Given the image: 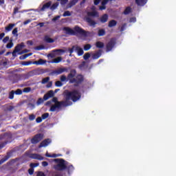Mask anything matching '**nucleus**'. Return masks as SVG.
Masks as SVG:
<instances>
[{"label": "nucleus", "instance_id": "30", "mask_svg": "<svg viewBox=\"0 0 176 176\" xmlns=\"http://www.w3.org/2000/svg\"><path fill=\"white\" fill-rule=\"evenodd\" d=\"M77 2H79V0H71L68 4L69 8H72V6H75Z\"/></svg>", "mask_w": 176, "mask_h": 176}, {"label": "nucleus", "instance_id": "14", "mask_svg": "<svg viewBox=\"0 0 176 176\" xmlns=\"http://www.w3.org/2000/svg\"><path fill=\"white\" fill-rule=\"evenodd\" d=\"M12 155H13V153L8 152L6 155L0 160V166L1 164H3V163H5V162H7V160H9V159L12 157Z\"/></svg>", "mask_w": 176, "mask_h": 176}, {"label": "nucleus", "instance_id": "44", "mask_svg": "<svg viewBox=\"0 0 176 176\" xmlns=\"http://www.w3.org/2000/svg\"><path fill=\"white\" fill-rule=\"evenodd\" d=\"M55 86H56V87H61V86H63V82H61L60 80L56 81L55 82Z\"/></svg>", "mask_w": 176, "mask_h": 176}, {"label": "nucleus", "instance_id": "58", "mask_svg": "<svg viewBox=\"0 0 176 176\" xmlns=\"http://www.w3.org/2000/svg\"><path fill=\"white\" fill-rule=\"evenodd\" d=\"M42 119H43L42 117H38V118L36 119V123H41Z\"/></svg>", "mask_w": 176, "mask_h": 176}, {"label": "nucleus", "instance_id": "17", "mask_svg": "<svg viewBox=\"0 0 176 176\" xmlns=\"http://www.w3.org/2000/svg\"><path fill=\"white\" fill-rule=\"evenodd\" d=\"M76 75V70L75 69H72L70 71V73L67 76V79H69L70 82H71V80L74 79Z\"/></svg>", "mask_w": 176, "mask_h": 176}, {"label": "nucleus", "instance_id": "47", "mask_svg": "<svg viewBox=\"0 0 176 176\" xmlns=\"http://www.w3.org/2000/svg\"><path fill=\"white\" fill-rule=\"evenodd\" d=\"M30 166L31 168H34V167H38V166H39V163H31Z\"/></svg>", "mask_w": 176, "mask_h": 176}, {"label": "nucleus", "instance_id": "54", "mask_svg": "<svg viewBox=\"0 0 176 176\" xmlns=\"http://www.w3.org/2000/svg\"><path fill=\"white\" fill-rule=\"evenodd\" d=\"M67 80V76H60V82H65Z\"/></svg>", "mask_w": 176, "mask_h": 176}, {"label": "nucleus", "instance_id": "6", "mask_svg": "<svg viewBox=\"0 0 176 176\" xmlns=\"http://www.w3.org/2000/svg\"><path fill=\"white\" fill-rule=\"evenodd\" d=\"M2 140H6V141L0 144V149H2L3 148H5V146H6V145H8V144H9V142H12V141H11V140H12L11 133H6L3 135H0V141Z\"/></svg>", "mask_w": 176, "mask_h": 176}, {"label": "nucleus", "instance_id": "10", "mask_svg": "<svg viewBox=\"0 0 176 176\" xmlns=\"http://www.w3.org/2000/svg\"><path fill=\"white\" fill-rule=\"evenodd\" d=\"M115 45H116V39L115 38H112L106 45V52H111L115 47Z\"/></svg>", "mask_w": 176, "mask_h": 176}, {"label": "nucleus", "instance_id": "4", "mask_svg": "<svg viewBox=\"0 0 176 176\" xmlns=\"http://www.w3.org/2000/svg\"><path fill=\"white\" fill-rule=\"evenodd\" d=\"M87 16L85 17V21L89 24V25H90V27H96V24H97V23L91 17H99L100 14H98V12L96 10L87 12Z\"/></svg>", "mask_w": 176, "mask_h": 176}, {"label": "nucleus", "instance_id": "12", "mask_svg": "<svg viewBox=\"0 0 176 176\" xmlns=\"http://www.w3.org/2000/svg\"><path fill=\"white\" fill-rule=\"evenodd\" d=\"M23 47H25V45H24V43H21L20 44L16 45V46L14 47V51L12 52V54L13 57H17V54L16 53H19Z\"/></svg>", "mask_w": 176, "mask_h": 176}, {"label": "nucleus", "instance_id": "59", "mask_svg": "<svg viewBox=\"0 0 176 176\" xmlns=\"http://www.w3.org/2000/svg\"><path fill=\"white\" fill-rule=\"evenodd\" d=\"M28 56H27V54H25V55H22L19 57V60H25V58H27Z\"/></svg>", "mask_w": 176, "mask_h": 176}, {"label": "nucleus", "instance_id": "8", "mask_svg": "<svg viewBox=\"0 0 176 176\" xmlns=\"http://www.w3.org/2000/svg\"><path fill=\"white\" fill-rule=\"evenodd\" d=\"M84 80L85 77H83V75L78 74L76 78L70 80V83H75V86H78V85H81Z\"/></svg>", "mask_w": 176, "mask_h": 176}, {"label": "nucleus", "instance_id": "51", "mask_svg": "<svg viewBox=\"0 0 176 176\" xmlns=\"http://www.w3.org/2000/svg\"><path fill=\"white\" fill-rule=\"evenodd\" d=\"M31 91V87H25L23 89V93H30Z\"/></svg>", "mask_w": 176, "mask_h": 176}, {"label": "nucleus", "instance_id": "18", "mask_svg": "<svg viewBox=\"0 0 176 176\" xmlns=\"http://www.w3.org/2000/svg\"><path fill=\"white\" fill-rule=\"evenodd\" d=\"M102 50H99L95 54H92L93 60H98V58H100V56H102Z\"/></svg>", "mask_w": 176, "mask_h": 176}, {"label": "nucleus", "instance_id": "49", "mask_svg": "<svg viewBox=\"0 0 176 176\" xmlns=\"http://www.w3.org/2000/svg\"><path fill=\"white\" fill-rule=\"evenodd\" d=\"M49 80H50V77L45 78L42 80V83H47V82H49Z\"/></svg>", "mask_w": 176, "mask_h": 176}, {"label": "nucleus", "instance_id": "62", "mask_svg": "<svg viewBox=\"0 0 176 176\" xmlns=\"http://www.w3.org/2000/svg\"><path fill=\"white\" fill-rule=\"evenodd\" d=\"M31 23V19H28L23 22L24 25H27V24H30Z\"/></svg>", "mask_w": 176, "mask_h": 176}, {"label": "nucleus", "instance_id": "48", "mask_svg": "<svg viewBox=\"0 0 176 176\" xmlns=\"http://www.w3.org/2000/svg\"><path fill=\"white\" fill-rule=\"evenodd\" d=\"M52 101L53 102H55L56 105H57L58 102H63V101H58V99H57V98H53Z\"/></svg>", "mask_w": 176, "mask_h": 176}, {"label": "nucleus", "instance_id": "26", "mask_svg": "<svg viewBox=\"0 0 176 176\" xmlns=\"http://www.w3.org/2000/svg\"><path fill=\"white\" fill-rule=\"evenodd\" d=\"M116 24H118V21L113 19L109 22L108 27L112 28V27H116Z\"/></svg>", "mask_w": 176, "mask_h": 176}, {"label": "nucleus", "instance_id": "20", "mask_svg": "<svg viewBox=\"0 0 176 176\" xmlns=\"http://www.w3.org/2000/svg\"><path fill=\"white\" fill-rule=\"evenodd\" d=\"M100 21L102 24L107 23L108 21V14H104L100 18Z\"/></svg>", "mask_w": 176, "mask_h": 176}, {"label": "nucleus", "instance_id": "45", "mask_svg": "<svg viewBox=\"0 0 176 176\" xmlns=\"http://www.w3.org/2000/svg\"><path fill=\"white\" fill-rule=\"evenodd\" d=\"M46 157H57V154L50 155L48 153L45 154Z\"/></svg>", "mask_w": 176, "mask_h": 176}, {"label": "nucleus", "instance_id": "23", "mask_svg": "<svg viewBox=\"0 0 176 176\" xmlns=\"http://www.w3.org/2000/svg\"><path fill=\"white\" fill-rule=\"evenodd\" d=\"M146 2H148V0H135V3H137L138 6H144Z\"/></svg>", "mask_w": 176, "mask_h": 176}, {"label": "nucleus", "instance_id": "37", "mask_svg": "<svg viewBox=\"0 0 176 176\" xmlns=\"http://www.w3.org/2000/svg\"><path fill=\"white\" fill-rule=\"evenodd\" d=\"M31 64H34L32 61H23L21 63V65L27 66L31 65Z\"/></svg>", "mask_w": 176, "mask_h": 176}, {"label": "nucleus", "instance_id": "35", "mask_svg": "<svg viewBox=\"0 0 176 176\" xmlns=\"http://www.w3.org/2000/svg\"><path fill=\"white\" fill-rule=\"evenodd\" d=\"M131 12V8L126 7L124 11V14H129Z\"/></svg>", "mask_w": 176, "mask_h": 176}, {"label": "nucleus", "instance_id": "9", "mask_svg": "<svg viewBox=\"0 0 176 176\" xmlns=\"http://www.w3.org/2000/svg\"><path fill=\"white\" fill-rule=\"evenodd\" d=\"M46 72L45 69L37 68L35 69H33L28 73V76H35L38 75H42V74H45Z\"/></svg>", "mask_w": 176, "mask_h": 176}, {"label": "nucleus", "instance_id": "25", "mask_svg": "<svg viewBox=\"0 0 176 176\" xmlns=\"http://www.w3.org/2000/svg\"><path fill=\"white\" fill-rule=\"evenodd\" d=\"M63 61V58L61 56H58L57 58H54L52 60V64H58V63H61Z\"/></svg>", "mask_w": 176, "mask_h": 176}, {"label": "nucleus", "instance_id": "53", "mask_svg": "<svg viewBox=\"0 0 176 176\" xmlns=\"http://www.w3.org/2000/svg\"><path fill=\"white\" fill-rule=\"evenodd\" d=\"M28 108H30L31 109H34V108H35V104H34L32 103H29V104H28Z\"/></svg>", "mask_w": 176, "mask_h": 176}, {"label": "nucleus", "instance_id": "40", "mask_svg": "<svg viewBox=\"0 0 176 176\" xmlns=\"http://www.w3.org/2000/svg\"><path fill=\"white\" fill-rule=\"evenodd\" d=\"M45 50V45H38L34 47V50Z\"/></svg>", "mask_w": 176, "mask_h": 176}, {"label": "nucleus", "instance_id": "5", "mask_svg": "<svg viewBox=\"0 0 176 176\" xmlns=\"http://www.w3.org/2000/svg\"><path fill=\"white\" fill-rule=\"evenodd\" d=\"M67 52L69 53V57H72V53L76 52L78 56H83L85 54V51H83V48L80 47L78 45H73L71 48H68Z\"/></svg>", "mask_w": 176, "mask_h": 176}, {"label": "nucleus", "instance_id": "16", "mask_svg": "<svg viewBox=\"0 0 176 176\" xmlns=\"http://www.w3.org/2000/svg\"><path fill=\"white\" fill-rule=\"evenodd\" d=\"M30 157L31 159H34L36 160H43L45 159V157H42L41 155L36 153L31 154L30 155Z\"/></svg>", "mask_w": 176, "mask_h": 176}, {"label": "nucleus", "instance_id": "61", "mask_svg": "<svg viewBox=\"0 0 176 176\" xmlns=\"http://www.w3.org/2000/svg\"><path fill=\"white\" fill-rule=\"evenodd\" d=\"M36 176H46V175H45V173L42 172V171H39L38 173H37V175Z\"/></svg>", "mask_w": 176, "mask_h": 176}, {"label": "nucleus", "instance_id": "64", "mask_svg": "<svg viewBox=\"0 0 176 176\" xmlns=\"http://www.w3.org/2000/svg\"><path fill=\"white\" fill-rule=\"evenodd\" d=\"M30 52L28 50H23L22 52H19V54H24V53H28Z\"/></svg>", "mask_w": 176, "mask_h": 176}, {"label": "nucleus", "instance_id": "56", "mask_svg": "<svg viewBox=\"0 0 176 176\" xmlns=\"http://www.w3.org/2000/svg\"><path fill=\"white\" fill-rule=\"evenodd\" d=\"M9 39H10L9 36H6V37L3 39V43H6L9 41Z\"/></svg>", "mask_w": 176, "mask_h": 176}, {"label": "nucleus", "instance_id": "29", "mask_svg": "<svg viewBox=\"0 0 176 176\" xmlns=\"http://www.w3.org/2000/svg\"><path fill=\"white\" fill-rule=\"evenodd\" d=\"M96 46L98 49H102V47H104L105 45L101 41H97L96 43Z\"/></svg>", "mask_w": 176, "mask_h": 176}, {"label": "nucleus", "instance_id": "34", "mask_svg": "<svg viewBox=\"0 0 176 176\" xmlns=\"http://www.w3.org/2000/svg\"><path fill=\"white\" fill-rule=\"evenodd\" d=\"M14 90H12L10 93H9V96L8 98L10 100H13V98H14Z\"/></svg>", "mask_w": 176, "mask_h": 176}, {"label": "nucleus", "instance_id": "31", "mask_svg": "<svg viewBox=\"0 0 176 176\" xmlns=\"http://www.w3.org/2000/svg\"><path fill=\"white\" fill-rule=\"evenodd\" d=\"M58 5H59L58 2L54 3V4L50 6V10H56V9H57V8H58Z\"/></svg>", "mask_w": 176, "mask_h": 176}, {"label": "nucleus", "instance_id": "15", "mask_svg": "<svg viewBox=\"0 0 176 176\" xmlns=\"http://www.w3.org/2000/svg\"><path fill=\"white\" fill-rule=\"evenodd\" d=\"M68 68L67 67H63V68H59L55 71H54V74L56 75H61L63 72H68Z\"/></svg>", "mask_w": 176, "mask_h": 176}, {"label": "nucleus", "instance_id": "33", "mask_svg": "<svg viewBox=\"0 0 176 176\" xmlns=\"http://www.w3.org/2000/svg\"><path fill=\"white\" fill-rule=\"evenodd\" d=\"M91 56V54L90 52H87L84 54L83 59L85 60V61H87V60L90 58Z\"/></svg>", "mask_w": 176, "mask_h": 176}, {"label": "nucleus", "instance_id": "19", "mask_svg": "<svg viewBox=\"0 0 176 176\" xmlns=\"http://www.w3.org/2000/svg\"><path fill=\"white\" fill-rule=\"evenodd\" d=\"M50 6H52V1H48L43 6V7L41 8V11L45 12L46 9H50Z\"/></svg>", "mask_w": 176, "mask_h": 176}, {"label": "nucleus", "instance_id": "46", "mask_svg": "<svg viewBox=\"0 0 176 176\" xmlns=\"http://www.w3.org/2000/svg\"><path fill=\"white\" fill-rule=\"evenodd\" d=\"M35 118H36L35 114H31L29 116V120L30 121L35 120Z\"/></svg>", "mask_w": 176, "mask_h": 176}, {"label": "nucleus", "instance_id": "55", "mask_svg": "<svg viewBox=\"0 0 176 176\" xmlns=\"http://www.w3.org/2000/svg\"><path fill=\"white\" fill-rule=\"evenodd\" d=\"M28 173L30 174V175H32V174H34V168H30V169H28Z\"/></svg>", "mask_w": 176, "mask_h": 176}, {"label": "nucleus", "instance_id": "2", "mask_svg": "<svg viewBox=\"0 0 176 176\" xmlns=\"http://www.w3.org/2000/svg\"><path fill=\"white\" fill-rule=\"evenodd\" d=\"M63 31H65V33L67 35H76L77 33L80 35H82V36H87V34H89V32H86L85 30L82 29V28L79 26H76L74 28V30H72L71 28L64 27L63 28Z\"/></svg>", "mask_w": 176, "mask_h": 176}, {"label": "nucleus", "instance_id": "60", "mask_svg": "<svg viewBox=\"0 0 176 176\" xmlns=\"http://www.w3.org/2000/svg\"><path fill=\"white\" fill-rule=\"evenodd\" d=\"M68 3V0H60V5H65Z\"/></svg>", "mask_w": 176, "mask_h": 176}, {"label": "nucleus", "instance_id": "7", "mask_svg": "<svg viewBox=\"0 0 176 176\" xmlns=\"http://www.w3.org/2000/svg\"><path fill=\"white\" fill-rule=\"evenodd\" d=\"M54 96V91L53 90H50L47 92V94H45L43 96V98H40L36 101V105H41V104H43L44 101H47L49 98H52V97Z\"/></svg>", "mask_w": 176, "mask_h": 176}, {"label": "nucleus", "instance_id": "36", "mask_svg": "<svg viewBox=\"0 0 176 176\" xmlns=\"http://www.w3.org/2000/svg\"><path fill=\"white\" fill-rule=\"evenodd\" d=\"M13 41L12 40H10V43H8L7 45H6V47L7 49H12L13 47Z\"/></svg>", "mask_w": 176, "mask_h": 176}, {"label": "nucleus", "instance_id": "57", "mask_svg": "<svg viewBox=\"0 0 176 176\" xmlns=\"http://www.w3.org/2000/svg\"><path fill=\"white\" fill-rule=\"evenodd\" d=\"M42 166L43 167H47V166H49V163L46 161H44L42 162Z\"/></svg>", "mask_w": 176, "mask_h": 176}, {"label": "nucleus", "instance_id": "24", "mask_svg": "<svg viewBox=\"0 0 176 176\" xmlns=\"http://www.w3.org/2000/svg\"><path fill=\"white\" fill-rule=\"evenodd\" d=\"M19 7H15L14 8V11H13V15H16L17 14V13H24V12H30V10H23V11H19Z\"/></svg>", "mask_w": 176, "mask_h": 176}, {"label": "nucleus", "instance_id": "3", "mask_svg": "<svg viewBox=\"0 0 176 176\" xmlns=\"http://www.w3.org/2000/svg\"><path fill=\"white\" fill-rule=\"evenodd\" d=\"M54 162L56 163V164L54 166V168L56 171H64L67 170V164H68V162L65 161V160L56 158L54 160Z\"/></svg>", "mask_w": 176, "mask_h": 176}, {"label": "nucleus", "instance_id": "13", "mask_svg": "<svg viewBox=\"0 0 176 176\" xmlns=\"http://www.w3.org/2000/svg\"><path fill=\"white\" fill-rule=\"evenodd\" d=\"M51 143H52L51 139H49V138L45 139L40 143L38 148L46 147V146H47V145H49V144H51Z\"/></svg>", "mask_w": 176, "mask_h": 176}, {"label": "nucleus", "instance_id": "32", "mask_svg": "<svg viewBox=\"0 0 176 176\" xmlns=\"http://www.w3.org/2000/svg\"><path fill=\"white\" fill-rule=\"evenodd\" d=\"M105 35V30L104 29H100L98 31V36H104Z\"/></svg>", "mask_w": 176, "mask_h": 176}, {"label": "nucleus", "instance_id": "1", "mask_svg": "<svg viewBox=\"0 0 176 176\" xmlns=\"http://www.w3.org/2000/svg\"><path fill=\"white\" fill-rule=\"evenodd\" d=\"M64 96L65 100H62L61 102H58L56 104L52 105L50 109L51 112H55L57 109H60V108L70 107V105H72V101H73V102H76V101L80 100L82 94H80L78 90L74 89L73 91H65ZM69 100H72V101Z\"/></svg>", "mask_w": 176, "mask_h": 176}, {"label": "nucleus", "instance_id": "28", "mask_svg": "<svg viewBox=\"0 0 176 176\" xmlns=\"http://www.w3.org/2000/svg\"><path fill=\"white\" fill-rule=\"evenodd\" d=\"M16 24L14 23H10L7 27H6V31L9 32L10 31H12L13 30V27H14Z\"/></svg>", "mask_w": 176, "mask_h": 176}, {"label": "nucleus", "instance_id": "43", "mask_svg": "<svg viewBox=\"0 0 176 176\" xmlns=\"http://www.w3.org/2000/svg\"><path fill=\"white\" fill-rule=\"evenodd\" d=\"M63 17H68L69 16H71V12L69 11H65L63 14Z\"/></svg>", "mask_w": 176, "mask_h": 176}, {"label": "nucleus", "instance_id": "38", "mask_svg": "<svg viewBox=\"0 0 176 176\" xmlns=\"http://www.w3.org/2000/svg\"><path fill=\"white\" fill-rule=\"evenodd\" d=\"M91 49V44H87L84 45V50L85 52H87L88 50H90Z\"/></svg>", "mask_w": 176, "mask_h": 176}, {"label": "nucleus", "instance_id": "63", "mask_svg": "<svg viewBox=\"0 0 176 176\" xmlns=\"http://www.w3.org/2000/svg\"><path fill=\"white\" fill-rule=\"evenodd\" d=\"M60 15H58V16L54 17L52 19V21H57V20H58V19H60Z\"/></svg>", "mask_w": 176, "mask_h": 176}, {"label": "nucleus", "instance_id": "22", "mask_svg": "<svg viewBox=\"0 0 176 176\" xmlns=\"http://www.w3.org/2000/svg\"><path fill=\"white\" fill-rule=\"evenodd\" d=\"M46 60L40 58L38 60L33 62V64H35L36 65H43V64H46Z\"/></svg>", "mask_w": 176, "mask_h": 176}, {"label": "nucleus", "instance_id": "41", "mask_svg": "<svg viewBox=\"0 0 176 176\" xmlns=\"http://www.w3.org/2000/svg\"><path fill=\"white\" fill-rule=\"evenodd\" d=\"M14 94H16V96H21V94H23V91H21L20 89H18L14 91Z\"/></svg>", "mask_w": 176, "mask_h": 176}, {"label": "nucleus", "instance_id": "50", "mask_svg": "<svg viewBox=\"0 0 176 176\" xmlns=\"http://www.w3.org/2000/svg\"><path fill=\"white\" fill-rule=\"evenodd\" d=\"M17 32H18V28H15L13 30H12V35H16V36H18L19 34H17Z\"/></svg>", "mask_w": 176, "mask_h": 176}, {"label": "nucleus", "instance_id": "52", "mask_svg": "<svg viewBox=\"0 0 176 176\" xmlns=\"http://www.w3.org/2000/svg\"><path fill=\"white\" fill-rule=\"evenodd\" d=\"M127 25L126 23H124L122 26H121V28H120V32H123V31L124 30H126V26Z\"/></svg>", "mask_w": 176, "mask_h": 176}, {"label": "nucleus", "instance_id": "21", "mask_svg": "<svg viewBox=\"0 0 176 176\" xmlns=\"http://www.w3.org/2000/svg\"><path fill=\"white\" fill-rule=\"evenodd\" d=\"M66 170L67 171V174H69V175H71V174L74 173V170H75V168L73 165H67Z\"/></svg>", "mask_w": 176, "mask_h": 176}, {"label": "nucleus", "instance_id": "39", "mask_svg": "<svg viewBox=\"0 0 176 176\" xmlns=\"http://www.w3.org/2000/svg\"><path fill=\"white\" fill-rule=\"evenodd\" d=\"M85 66H86V61H82L81 64L78 65V68L79 69H83Z\"/></svg>", "mask_w": 176, "mask_h": 176}, {"label": "nucleus", "instance_id": "42", "mask_svg": "<svg viewBox=\"0 0 176 176\" xmlns=\"http://www.w3.org/2000/svg\"><path fill=\"white\" fill-rule=\"evenodd\" d=\"M47 118H49V113H43L41 116V118H43V120H45V119H47Z\"/></svg>", "mask_w": 176, "mask_h": 176}, {"label": "nucleus", "instance_id": "27", "mask_svg": "<svg viewBox=\"0 0 176 176\" xmlns=\"http://www.w3.org/2000/svg\"><path fill=\"white\" fill-rule=\"evenodd\" d=\"M44 41L45 42H47V43H54V40L53 38L49 37V36H45Z\"/></svg>", "mask_w": 176, "mask_h": 176}, {"label": "nucleus", "instance_id": "11", "mask_svg": "<svg viewBox=\"0 0 176 176\" xmlns=\"http://www.w3.org/2000/svg\"><path fill=\"white\" fill-rule=\"evenodd\" d=\"M44 137L45 135L43 133H38L31 139V142L32 144H38V142H41V140H43Z\"/></svg>", "mask_w": 176, "mask_h": 176}]
</instances>
